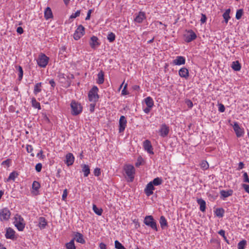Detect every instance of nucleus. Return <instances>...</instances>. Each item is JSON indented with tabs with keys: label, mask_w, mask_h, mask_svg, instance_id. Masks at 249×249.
Listing matches in <instances>:
<instances>
[{
	"label": "nucleus",
	"mask_w": 249,
	"mask_h": 249,
	"mask_svg": "<svg viewBox=\"0 0 249 249\" xmlns=\"http://www.w3.org/2000/svg\"><path fill=\"white\" fill-rule=\"evenodd\" d=\"M144 223L156 231H158L156 222L152 215L146 216L144 219Z\"/></svg>",
	"instance_id": "7ed1b4c3"
},
{
	"label": "nucleus",
	"mask_w": 249,
	"mask_h": 249,
	"mask_svg": "<svg viewBox=\"0 0 249 249\" xmlns=\"http://www.w3.org/2000/svg\"><path fill=\"white\" fill-rule=\"evenodd\" d=\"M160 223L162 229H164L165 228L168 227L167 220L165 217L163 215L160 217Z\"/></svg>",
	"instance_id": "b1692460"
},
{
	"label": "nucleus",
	"mask_w": 249,
	"mask_h": 249,
	"mask_svg": "<svg viewBox=\"0 0 249 249\" xmlns=\"http://www.w3.org/2000/svg\"><path fill=\"white\" fill-rule=\"evenodd\" d=\"M244 167V164L243 162H240L238 164V170H240L241 169H243Z\"/></svg>",
	"instance_id": "338daca9"
},
{
	"label": "nucleus",
	"mask_w": 249,
	"mask_h": 249,
	"mask_svg": "<svg viewBox=\"0 0 249 249\" xmlns=\"http://www.w3.org/2000/svg\"><path fill=\"white\" fill-rule=\"evenodd\" d=\"M178 74L181 77L187 79L189 76V71L185 67L181 68L178 71Z\"/></svg>",
	"instance_id": "2eb2a0df"
},
{
	"label": "nucleus",
	"mask_w": 249,
	"mask_h": 249,
	"mask_svg": "<svg viewBox=\"0 0 249 249\" xmlns=\"http://www.w3.org/2000/svg\"><path fill=\"white\" fill-rule=\"evenodd\" d=\"M65 246L67 249H76L74 239H71L69 242L66 243Z\"/></svg>",
	"instance_id": "7c9ffc66"
},
{
	"label": "nucleus",
	"mask_w": 249,
	"mask_h": 249,
	"mask_svg": "<svg viewBox=\"0 0 249 249\" xmlns=\"http://www.w3.org/2000/svg\"><path fill=\"white\" fill-rule=\"evenodd\" d=\"M72 239L81 244H84L85 243V240L83 238V234L78 232L75 234V237Z\"/></svg>",
	"instance_id": "aec40b11"
},
{
	"label": "nucleus",
	"mask_w": 249,
	"mask_h": 249,
	"mask_svg": "<svg viewBox=\"0 0 249 249\" xmlns=\"http://www.w3.org/2000/svg\"><path fill=\"white\" fill-rule=\"evenodd\" d=\"M98 79L97 80V83L99 84H102L104 82V74L103 71H100L98 75Z\"/></svg>",
	"instance_id": "393cba45"
},
{
	"label": "nucleus",
	"mask_w": 249,
	"mask_h": 249,
	"mask_svg": "<svg viewBox=\"0 0 249 249\" xmlns=\"http://www.w3.org/2000/svg\"><path fill=\"white\" fill-rule=\"evenodd\" d=\"M71 114L73 115H77L82 111V107L81 104L75 101H72L71 104Z\"/></svg>",
	"instance_id": "f03ea898"
},
{
	"label": "nucleus",
	"mask_w": 249,
	"mask_h": 249,
	"mask_svg": "<svg viewBox=\"0 0 249 249\" xmlns=\"http://www.w3.org/2000/svg\"><path fill=\"white\" fill-rule=\"evenodd\" d=\"M80 10L77 11L75 13L72 14V15L70 16L71 18H75L80 16Z\"/></svg>",
	"instance_id": "49530a36"
},
{
	"label": "nucleus",
	"mask_w": 249,
	"mask_h": 249,
	"mask_svg": "<svg viewBox=\"0 0 249 249\" xmlns=\"http://www.w3.org/2000/svg\"><path fill=\"white\" fill-rule=\"evenodd\" d=\"M225 107L222 104H220L219 105L218 110L221 112H223L225 111Z\"/></svg>",
	"instance_id": "6e6d98bb"
},
{
	"label": "nucleus",
	"mask_w": 249,
	"mask_h": 249,
	"mask_svg": "<svg viewBox=\"0 0 249 249\" xmlns=\"http://www.w3.org/2000/svg\"><path fill=\"white\" fill-rule=\"evenodd\" d=\"M11 212L9 210L5 208L0 211V220L1 221H7L10 218Z\"/></svg>",
	"instance_id": "0eeeda50"
},
{
	"label": "nucleus",
	"mask_w": 249,
	"mask_h": 249,
	"mask_svg": "<svg viewBox=\"0 0 249 249\" xmlns=\"http://www.w3.org/2000/svg\"><path fill=\"white\" fill-rule=\"evenodd\" d=\"M144 18H145V13L143 12H140L135 18L134 21L138 23H142Z\"/></svg>",
	"instance_id": "412c9836"
},
{
	"label": "nucleus",
	"mask_w": 249,
	"mask_h": 249,
	"mask_svg": "<svg viewBox=\"0 0 249 249\" xmlns=\"http://www.w3.org/2000/svg\"><path fill=\"white\" fill-rule=\"evenodd\" d=\"M18 176V173L16 171H13L9 175V176L7 179V181H9L11 180L14 181L15 178Z\"/></svg>",
	"instance_id": "c9c22d12"
},
{
	"label": "nucleus",
	"mask_w": 249,
	"mask_h": 249,
	"mask_svg": "<svg viewBox=\"0 0 249 249\" xmlns=\"http://www.w3.org/2000/svg\"><path fill=\"white\" fill-rule=\"evenodd\" d=\"M67 195H68L67 190L65 189L63 191L62 196V199L63 200H65V199L67 197Z\"/></svg>",
	"instance_id": "4d7b16f0"
},
{
	"label": "nucleus",
	"mask_w": 249,
	"mask_h": 249,
	"mask_svg": "<svg viewBox=\"0 0 249 249\" xmlns=\"http://www.w3.org/2000/svg\"><path fill=\"white\" fill-rule=\"evenodd\" d=\"M42 169V164L40 163H38L36 165V170L37 172H39L41 171Z\"/></svg>",
	"instance_id": "3c124183"
},
{
	"label": "nucleus",
	"mask_w": 249,
	"mask_h": 249,
	"mask_svg": "<svg viewBox=\"0 0 249 249\" xmlns=\"http://www.w3.org/2000/svg\"><path fill=\"white\" fill-rule=\"evenodd\" d=\"M169 132V128L165 124H162L160 130V135L162 137L167 136Z\"/></svg>",
	"instance_id": "6ab92c4d"
},
{
	"label": "nucleus",
	"mask_w": 249,
	"mask_h": 249,
	"mask_svg": "<svg viewBox=\"0 0 249 249\" xmlns=\"http://www.w3.org/2000/svg\"><path fill=\"white\" fill-rule=\"evenodd\" d=\"M150 182H152V184L154 186H158L162 183V179L160 178L157 177L154 178L152 181H150Z\"/></svg>",
	"instance_id": "2f4dec72"
},
{
	"label": "nucleus",
	"mask_w": 249,
	"mask_h": 249,
	"mask_svg": "<svg viewBox=\"0 0 249 249\" xmlns=\"http://www.w3.org/2000/svg\"><path fill=\"white\" fill-rule=\"evenodd\" d=\"M82 171L84 172V177H87L90 173V169L88 165L84 164L82 165Z\"/></svg>",
	"instance_id": "bb28decb"
},
{
	"label": "nucleus",
	"mask_w": 249,
	"mask_h": 249,
	"mask_svg": "<svg viewBox=\"0 0 249 249\" xmlns=\"http://www.w3.org/2000/svg\"><path fill=\"white\" fill-rule=\"evenodd\" d=\"M243 14V10L242 9H240L238 10L236 13L235 18L237 19H239L241 18Z\"/></svg>",
	"instance_id": "ea45409f"
},
{
	"label": "nucleus",
	"mask_w": 249,
	"mask_h": 249,
	"mask_svg": "<svg viewBox=\"0 0 249 249\" xmlns=\"http://www.w3.org/2000/svg\"><path fill=\"white\" fill-rule=\"evenodd\" d=\"M207 18L204 14H202L201 18L200 19L201 22L204 23L206 21Z\"/></svg>",
	"instance_id": "052dcab7"
},
{
	"label": "nucleus",
	"mask_w": 249,
	"mask_h": 249,
	"mask_svg": "<svg viewBox=\"0 0 249 249\" xmlns=\"http://www.w3.org/2000/svg\"><path fill=\"white\" fill-rule=\"evenodd\" d=\"M41 86V82L38 83L35 85L34 90V93L36 95L38 93L40 92L41 91V89L40 88Z\"/></svg>",
	"instance_id": "72a5a7b5"
},
{
	"label": "nucleus",
	"mask_w": 249,
	"mask_h": 249,
	"mask_svg": "<svg viewBox=\"0 0 249 249\" xmlns=\"http://www.w3.org/2000/svg\"><path fill=\"white\" fill-rule=\"evenodd\" d=\"M49 57L44 54L40 55L37 60L38 66L41 68H45L48 63Z\"/></svg>",
	"instance_id": "423d86ee"
},
{
	"label": "nucleus",
	"mask_w": 249,
	"mask_h": 249,
	"mask_svg": "<svg viewBox=\"0 0 249 249\" xmlns=\"http://www.w3.org/2000/svg\"><path fill=\"white\" fill-rule=\"evenodd\" d=\"M44 17L46 19H49L53 17V13L51 8L47 7L44 12Z\"/></svg>",
	"instance_id": "a878e982"
},
{
	"label": "nucleus",
	"mask_w": 249,
	"mask_h": 249,
	"mask_svg": "<svg viewBox=\"0 0 249 249\" xmlns=\"http://www.w3.org/2000/svg\"><path fill=\"white\" fill-rule=\"evenodd\" d=\"M155 190L154 185L152 184V182H149L145 188L144 189V193L147 196H149L153 194V191Z\"/></svg>",
	"instance_id": "9d476101"
},
{
	"label": "nucleus",
	"mask_w": 249,
	"mask_h": 249,
	"mask_svg": "<svg viewBox=\"0 0 249 249\" xmlns=\"http://www.w3.org/2000/svg\"><path fill=\"white\" fill-rule=\"evenodd\" d=\"M143 143L144 150L149 154H154L151 142L149 140H146L143 142Z\"/></svg>",
	"instance_id": "f8f14e48"
},
{
	"label": "nucleus",
	"mask_w": 249,
	"mask_h": 249,
	"mask_svg": "<svg viewBox=\"0 0 249 249\" xmlns=\"http://www.w3.org/2000/svg\"><path fill=\"white\" fill-rule=\"evenodd\" d=\"M223 17L224 18L225 22L227 23L228 22L229 19L231 18L230 15L224 13L223 14Z\"/></svg>",
	"instance_id": "8fccbe9b"
},
{
	"label": "nucleus",
	"mask_w": 249,
	"mask_h": 249,
	"mask_svg": "<svg viewBox=\"0 0 249 249\" xmlns=\"http://www.w3.org/2000/svg\"><path fill=\"white\" fill-rule=\"evenodd\" d=\"M145 103L147 107H152L154 105V102L153 99L151 97H147L145 99Z\"/></svg>",
	"instance_id": "c85d7f7f"
},
{
	"label": "nucleus",
	"mask_w": 249,
	"mask_h": 249,
	"mask_svg": "<svg viewBox=\"0 0 249 249\" xmlns=\"http://www.w3.org/2000/svg\"><path fill=\"white\" fill-rule=\"evenodd\" d=\"M92 209L94 212L98 215H102L103 210L101 208H98L95 204H93Z\"/></svg>",
	"instance_id": "473e14b6"
},
{
	"label": "nucleus",
	"mask_w": 249,
	"mask_h": 249,
	"mask_svg": "<svg viewBox=\"0 0 249 249\" xmlns=\"http://www.w3.org/2000/svg\"><path fill=\"white\" fill-rule=\"evenodd\" d=\"M242 186L245 191L249 194V185L246 184H242Z\"/></svg>",
	"instance_id": "5fc2aeb1"
},
{
	"label": "nucleus",
	"mask_w": 249,
	"mask_h": 249,
	"mask_svg": "<svg viewBox=\"0 0 249 249\" xmlns=\"http://www.w3.org/2000/svg\"><path fill=\"white\" fill-rule=\"evenodd\" d=\"M85 34V28L82 25L78 26L73 34V38L77 40L80 39Z\"/></svg>",
	"instance_id": "6e6552de"
},
{
	"label": "nucleus",
	"mask_w": 249,
	"mask_h": 249,
	"mask_svg": "<svg viewBox=\"0 0 249 249\" xmlns=\"http://www.w3.org/2000/svg\"><path fill=\"white\" fill-rule=\"evenodd\" d=\"M89 45L91 48L95 49L100 45V43L98 41V38L96 36H92L90 37L89 41Z\"/></svg>",
	"instance_id": "ddd939ff"
},
{
	"label": "nucleus",
	"mask_w": 249,
	"mask_h": 249,
	"mask_svg": "<svg viewBox=\"0 0 249 249\" xmlns=\"http://www.w3.org/2000/svg\"><path fill=\"white\" fill-rule=\"evenodd\" d=\"M197 203L200 205V210L204 212L206 210V202L202 198H198L197 199Z\"/></svg>",
	"instance_id": "4be33fe9"
},
{
	"label": "nucleus",
	"mask_w": 249,
	"mask_h": 249,
	"mask_svg": "<svg viewBox=\"0 0 249 249\" xmlns=\"http://www.w3.org/2000/svg\"><path fill=\"white\" fill-rule=\"evenodd\" d=\"M247 242L245 240H243L238 244V249H244Z\"/></svg>",
	"instance_id": "58836bf2"
},
{
	"label": "nucleus",
	"mask_w": 249,
	"mask_h": 249,
	"mask_svg": "<svg viewBox=\"0 0 249 249\" xmlns=\"http://www.w3.org/2000/svg\"><path fill=\"white\" fill-rule=\"evenodd\" d=\"M66 50V47L64 46L61 47L60 49L59 53L63 54V53L65 52Z\"/></svg>",
	"instance_id": "69168bd1"
},
{
	"label": "nucleus",
	"mask_w": 249,
	"mask_h": 249,
	"mask_svg": "<svg viewBox=\"0 0 249 249\" xmlns=\"http://www.w3.org/2000/svg\"><path fill=\"white\" fill-rule=\"evenodd\" d=\"M231 67L235 71H239L241 69V65L238 61H233L232 63Z\"/></svg>",
	"instance_id": "cd10ccee"
},
{
	"label": "nucleus",
	"mask_w": 249,
	"mask_h": 249,
	"mask_svg": "<svg viewBox=\"0 0 249 249\" xmlns=\"http://www.w3.org/2000/svg\"><path fill=\"white\" fill-rule=\"evenodd\" d=\"M232 194V190H229V191L222 190L220 191V195H221L222 196H223V197H225V198L231 196Z\"/></svg>",
	"instance_id": "c756f323"
},
{
	"label": "nucleus",
	"mask_w": 249,
	"mask_h": 249,
	"mask_svg": "<svg viewBox=\"0 0 249 249\" xmlns=\"http://www.w3.org/2000/svg\"><path fill=\"white\" fill-rule=\"evenodd\" d=\"M10 162H11V160L8 159L2 161L1 163V165H6L7 167H8L10 166Z\"/></svg>",
	"instance_id": "de8ad7c7"
},
{
	"label": "nucleus",
	"mask_w": 249,
	"mask_h": 249,
	"mask_svg": "<svg viewBox=\"0 0 249 249\" xmlns=\"http://www.w3.org/2000/svg\"><path fill=\"white\" fill-rule=\"evenodd\" d=\"M185 63V58L182 56H178L173 61V64L175 65H184Z\"/></svg>",
	"instance_id": "f3484780"
},
{
	"label": "nucleus",
	"mask_w": 249,
	"mask_h": 249,
	"mask_svg": "<svg viewBox=\"0 0 249 249\" xmlns=\"http://www.w3.org/2000/svg\"><path fill=\"white\" fill-rule=\"evenodd\" d=\"M18 70L19 71L18 73V80L20 81L22 77H23V71L22 70V68L21 66H19L18 67Z\"/></svg>",
	"instance_id": "37998d69"
},
{
	"label": "nucleus",
	"mask_w": 249,
	"mask_h": 249,
	"mask_svg": "<svg viewBox=\"0 0 249 249\" xmlns=\"http://www.w3.org/2000/svg\"><path fill=\"white\" fill-rule=\"evenodd\" d=\"M126 120L124 116H121L119 120V128L120 133L123 132L126 125Z\"/></svg>",
	"instance_id": "1a4fd4ad"
},
{
	"label": "nucleus",
	"mask_w": 249,
	"mask_h": 249,
	"mask_svg": "<svg viewBox=\"0 0 249 249\" xmlns=\"http://www.w3.org/2000/svg\"><path fill=\"white\" fill-rule=\"evenodd\" d=\"M233 128L237 137H240L242 136L244 133V129L239 126L237 122L234 123Z\"/></svg>",
	"instance_id": "9b49d317"
},
{
	"label": "nucleus",
	"mask_w": 249,
	"mask_h": 249,
	"mask_svg": "<svg viewBox=\"0 0 249 249\" xmlns=\"http://www.w3.org/2000/svg\"><path fill=\"white\" fill-rule=\"evenodd\" d=\"M98 91V89L96 86H93L89 90L88 94V97L90 102L96 103L98 101L99 99Z\"/></svg>",
	"instance_id": "f257e3e1"
},
{
	"label": "nucleus",
	"mask_w": 249,
	"mask_h": 249,
	"mask_svg": "<svg viewBox=\"0 0 249 249\" xmlns=\"http://www.w3.org/2000/svg\"><path fill=\"white\" fill-rule=\"evenodd\" d=\"M186 103L189 108H191L193 106L192 102L190 100H187Z\"/></svg>",
	"instance_id": "e2e57ef3"
},
{
	"label": "nucleus",
	"mask_w": 249,
	"mask_h": 249,
	"mask_svg": "<svg viewBox=\"0 0 249 249\" xmlns=\"http://www.w3.org/2000/svg\"><path fill=\"white\" fill-rule=\"evenodd\" d=\"M196 38V35L195 33L192 30L188 31V34L186 36V41L190 42L195 40Z\"/></svg>",
	"instance_id": "dca6fc26"
},
{
	"label": "nucleus",
	"mask_w": 249,
	"mask_h": 249,
	"mask_svg": "<svg viewBox=\"0 0 249 249\" xmlns=\"http://www.w3.org/2000/svg\"><path fill=\"white\" fill-rule=\"evenodd\" d=\"M215 213L217 216L222 217L224 215V210L223 208H217L216 209Z\"/></svg>",
	"instance_id": "f704fd0d"
},
{
	"label": "nucleus",
	"mask_w": 249,
	"mask_h": 249,
	"mask_svg": "<svg viewBox=\"0 0 249 249\" xmlns=\"http://www.w3.org/2000/svg\"><path fill=\"white\" fill-rule=\"evenodd\" d=\"M201 167L204 169H207L209 167V165L207 162L206 161H203L202 162L201 164Z\"/></svg>",
	"instance_id": "09e8293b"
},
{
	"label": "nucleus",
	"mask_w": 249,
	"mask_h": 249,
	"mask_svg": "<svg viewBox=\"0 0 249 249\" xmlns=\"http://www.w3.org/2000/svg\"><path fill=\"white\" fill-rule=\"evenodd\" d=\"M74 161V157L72 153H69L66 156L65 163L69 166L73 164Z\"/></svg>",
	"instance_id": "4468645a"
},
{
	"label": "nucleus",
	"mask_w": 249,
	"mask_h": 249,
	"mask_svg": "<svg viewBox=\"0 0 249 249\" xmlns=\"http://www.w3.org/2000/svg\"><path fill=\"white\" fill-rule=\"evenodd\" d=\"M95 106V103H92L89 105V110L91 112H92L94 110V108Z\"/></svg>",
	"instance_id": "680f3d73"
},
{
	"label": "nucleus",
	"mask_w": 249,
	"mask_h": 249,
	"mask_svg": "<svg viewBox=\"0 0 249 249\" xmlns=\"http://www.w3.org/2000/svg\"><path fill=\"white\" fill-rule=\"evenodd\" d=\"M40 185L38 182L36 181H34L32 184V188L34 190L36 191H37L38 189L40 188Z\"/></svg>",
	"instance_id": "79ce46f5"
},
{
	"label": "nucleus",
	"mask_w": 249,
	"mask_h": 249,
	"mask_svg": "<svg viewBox=\"0 0 249 249\" xmlns=\"http://www.w3.org/2000/svg\"><path fill=\"white\" fill-rule=\"evenodd\" d=\"M101 174L100 169L96 168L94 170V175L95 176H99Z\"/></svg>",
	"instance_id": "603ef678"
},
{
	"label": "nucleus",
	"mask_w": 249,
	"mask_h": 249,
	"mask_svg": "<svg viewBox=\"0 0 249 249\" xmlns=\"http://www.w3.org/2000/svg\"><path fill=\"white\" fill-rule=\"evenodd\" d=\"M99 247L100 249H106V245L103 243H101L100 244Z\"/></svg>",
	"instance_id": "774afa93"
},
{
	"label": "nucleus",
	"mask_w": 249,
	"mask_h": 249,
	"mask_svg": "<svg viewBox=\"0 0 249 249\" xmlns=\"http://www.w3.org/2000/svg\"><path fill=\"white\" fill-rule=\"evenodd\" d=\"M47 222L46 219L43 217H40L39 218L38 226L40 229H44L47 225Z\"/></svg>",
	"instance_id": "5701e85b"
},
{
	"label": "nucleus",
	"mask_w": 249,
	"mask_h": 249,
	"mask_svg": "<svg viewBox=\"0 0 249 249\" xmlns=\"http://www.w3.org/2000/svg\"><path fill=\"white\" fill-rule=\"evenodd\" d=\"M92 9H90L88 11V13H87V16L86 17L85 20H88L90 19V15H91V13H92Z\"/></svg>",
	"instance_id": "bf43d9fd"
},
{
	"label": "nucleus",
	"mask_w": 249,
	"mask_h": 249,
	"mask_svg": "<svg viewBox=\"0 0 249 249\" xmlns=\"http://www.w3.org/2000/svg\"><path fill=\"white\" fill-rule=\"evenodd\" d=\"M15 231L11 228H7L5 237L7 239L14 240L15 239Z\"/></svg>",
	"instance_id": "a211bd4d"
},
{
	"label": "nucleus",
	"mask_w": 249,
	"mask_h": 249,
	"mask_svg": "<svg viewBox=\"0 0 249 249\" xmlns=\"http://www.w3.org/2000/svg\"><path fill=\"white\" fill-rule=\"evenodd\" d=\"M142 161H143L142 158L141 157H139L138 158L137 161L135 163V166L137 167H139L141 165H142Z\"/></svg>",
	"instance_id": "c03bdc74"
},
{
	"label": "nucleus",
	"mask_w": 249,
	"mask_h": 249,
	"mask_svg": "<svg viewBox=\"0 0 249 249\" xmlns=\"http://www.w3.org/2000/svg\"><path fill=\"white\" fill-rule=\"evenodd\" d=\"M115 248L116 249H126L118 240L115 241Z\"/></svg>",
	"instance_id": "a19ab883"
},
{
	"label": "nucleus",
	"mask_w": 249,
	"mask_h": 249,
	"mask_svg": "<svg viewBox=\"0 0 249 249\" xmlns=\"http://www.w3.org/2000/svg\"><path fill=\"white\" fill-rule=\"evenodd\" d=\"M107 38L110 42H113L115 39V35L111 32L107 35Z\"/></svg>",
	"instance_id": "4c0bfd02"
},
{
	"label": "nucleus",
	"mask_w": 249,
	"mask_h": 249,
	"mask_svg": "<svg viewBox=\"0 0 249 249\" xmlns=\"http://www.w3.org/2000/svg\"><path fill=\"white\" fill-rule=\"evenodd\" d=\"M244 181V182L249 183V178L247 173H244L243 174Z\"/></svg>",
	"instance_id": "864d4df0"
},
{
	"label": "nucleus",
	"mask_w": 249,
	"mask_h": 249,
	"mask_svg": "<svg viewBox=\"0 0 249 249\" xmlns=\"http://www.w3.org/2000/svg\"><path fill=\"white\" fill-rule=\"evenodd\" d=\"M124 169L125 171V174L130 178V181H133L134 178V175L135 171L134 167L130 164H126L124 165Z\"/></svg>",
	"instance_id": "39448f33"
},
{
	"label": "nucleus",
	"mask_w": 249,
	"mask_h": 249,
	"mask_svg": "<svg viewBox=\"0 0 249 249\" xmlns=\"http://www.w3.org/2000/svg\"><path fill=\"white\" fill-rule=\"evenodd\" d=\"M23 218L20 215H16L14 223L19 231H22L25 228V224L23 223Z\"/></svg>",
	"instance_id": "20e7f679"
},
{
	"label": "nucleus",
	"mask_w": 249,
	"mask_h": 249,
	"mask_svg": "<svg viewBox=\"0 0 249 249\" xmlns=\"http://www.w3.org/2000/svg\"><path fill=\"white\" fill-rule=\"evenodd\" d=\"M17 32L19 34H21L23 33V29L21 27H18L17 28Z\"/></svg>",
	"instance_id": "0e129e2a"
},
{
	"label": "nucleus",
	"mask_w": 249,
	"mask_h": 249,
	"mask_svg": "<svg viewBox=\"0 0 249 249\" xmlns=\"http://www.w3.org/2000/svg\"><path fill=\"white\" fill-rule=\"evenodd\" d=\"M32 104L33 107L35 108L40 109L41 108L40 103L36 101L35 98L32 99Z\"/></svg>",
	"instance_id": "e433bc0d"
},
{
	"label": "nucleus",
	"mask_w": 249,
	"mask_h": 249,
	"mask_svg": "<svg viewBox=\"0 0 249 249\" xmlns=\"http://www.w3.org/2000/svg\"><path fill=\"white\" fill-rule=\"evenodd\" d=\"M127 84H126L124 87V89H123L122 90V95H127L128 94V92L126 90V87H127Z\"/></svg>",
	"instance_id": "13d9d810"
},
{
	"label": "nucleus",
	"mask_w": 249,
	"mask_h": 249,
	"mask_svg": "<svg viewBox=\"0 0 249 249\" xmlns=\"http://www.w3.org/2000/svg\"><path fill=\"white\" fill-rule=\"evenodd\" d=\"M26 150L28 153H31V156H34V154L32 153L33 150V148L32 145L27 144L26 145Z\"/></svg>",
	"instance_id": "a18cd8bd"
}]
</instances>
